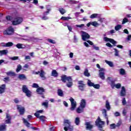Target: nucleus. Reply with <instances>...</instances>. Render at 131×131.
Segmentation results:
<instances>
[{"instance_id":"obj_1","label":"nucleus","mask_w":131,"mask_h":131,"mask_svg":"<svg viewBox=\"0 0 131 131\" xmlns=\"http://www.w3.org/2000/svg\"><path fill=\"white\" fill-rule=\"evenodd\" d=\"M61 80L63 82V83H66V82H68L66 84V86L68 88H72L73 85V82H72V78L71 76L67 77L66 75H63L61 77Z\"/></svg>"},{"instance_id":"obj_2","label":"nucleus","mask_w":131,"mask_h":131,"mask_svg":"<svg viewBox=\"0 0 131 131\" xmlns=\"http://www.w3.org/2000/svg\"><path fill=\"white\" fill-rule=\"evenodd\" d=\"M95 124L96 126H98L99 130L100 131H105L104 130H103L102 128H103V125L105 124V122L103 121H102L101 120V118L100 117H98L97 119H96L95 121Z\"/></svg>"},{"instance_id":"obj_3","label":"nucleus","mask_w":131,"mask_h":131,"mask_svg":"<svg viewBox=\"0 0 131 131\" xmlns=\"http://www.w3.org/2000/svg\"><path fill=\"white\" fill-rule=\"evenodd\" d=\"M23 17H16L14 18V20L12 21V25L16 26V25H19L23 22Z\"/></svg>"},{"instance_id":"obj_4","label":"nucleus","mask_w":131,"mask_h":131,"mask_svg":"<svg viewBox=\"0 0 131 131\" xmlns=\"http://www.w3.org/2000/svg\"><path fill=\"white\" fill-rule=\"evenodd\" d=\"M22 91L23 93L26 94L27 97H28V98H30V97H31V91L28 90V88H27V86H26V85H23Z\"/></svg>"},{"instance_id":"obj_5","label":"nucleus","mask_w":131,"mask_h":131,"mask_svg":"<svg viewBox=\"0 0 131 131\" xmlns=\"http://www.w3.org/2000/svg\"><path fill=\"white\" fill-rule=\"evenodd\" d=\"M14 31L15 30L13 28V27L10 26L4 32V34L6 35H12V34H14Z\"/></svg>"},{"instance_id":"obj_6","label":"nucleus","mask_w":131,"mask_h":131,"mask_svg":"<svg viewBox=\"0 0 131 131\" xmlns=\"http://www.w3.org/2000/svg\"><path fill=\"white\" fill-rule=\"evenodd\" d=\"M64 129L65 131H68V129L73 126H71V122L69 121V120H64Z\"/></svg>"},{"instance_id":"obj_7","label":"nucleus","mask_w":131,"mask_h":131,"mask_svg":"<svg viewBox=\"0 0 131 131\" xmlns=\"http://www.w3.org/2000/svg\"><path fill=\"white\" fill-rule=\"evenodd\" d=\"M81 33H82V39L84 41H86V39H90V38H91V36H90V34H89V33L83 31H81Z\"/></svg>"},{"instance_id":"obj_8","label":"nucleus","mask_w":131,"mask_h":131,"mask_svg":"<svg viewBox=\"0 0 131 131\" xmlns=\"http://www.w3.org/2000/svg\"><path fill=\"white\" fill-rule=\"evenodd\" d=\"M69 100L71 102V105L70 110L71 111H74V110H75V108H76V101H75L74 99L72 98V97H71Z\"/></svg>"},{"instance_id":"obj_9","label":"nucleus","mask_w":131,"mask_h":131,"mask_svg":"<svg viewBox=\"0 0 131 131\" xmlns=\"http://www.w3.org/2000/svg\"><path fill=\"white\" fill-rule=\"evenodd\" d=\"M17 109L20 115H24L25 114V107L22 106L21 105H16Z\"/></svg>"},{"instance_id":"obj_10","label":"nucleus","mask_w":131,"mask_h":131,"mask_svg":"<svg viewBox=\"0 0 131 131\" xmlns=\"http://www.w3.org/2000/svg\"><path fill=\"white\" fill-rule=\"evenodd\" d=\"M78 88L79 91L81 92L84 91V88H85V84L83 83V81L80 80L78 81Z\"/></svg>"},{"instance_id":"obj_11","label":"nucleus","mask_w":131,"mask_h":131,"mask_svg":"<svg viewBox=\"0 0 131 131\" xmlns=\"http://www.w3.org/2000/svg\"><path fill=\"white\" fill-rule=\"evenodd\" d=\"M38 95H43V93L46 92V90L42 87H39L36 90Z\"/></svg>"},{"instance_id":"obj_12","label":"nucleus","mask_w":131,"mask_h":131,"mask_svg":"<svg viewBox=\"0 0 131 131\" xmlns=\"http://www.w3.org/2000/svg\"><path fill=\"white\" fill-rule=\"evenodd\" d=\"M50 9H48L47 11H46L43 13V16L42 17V20H48V19H49V17L47 16V15H49V14H50Z\"/></svg>"},{"instance_id":"obj_13","label":"nucleus","mask_w":131,"mask_h":131,"mask_svg":"<svg viewBox=\"0 0 131 131\" xmlns=\"http://www.w3.org/2000/svg\"><path fill=\"white\" fill-rule=\"evenodd\" d=\"M85 105H86V102L85 99H82L80 103V107L81 109H84L85 108Z\"/></svg>"},{"instance_id":"obj_14","label":"nucleus","mask_w":131,"mask_h":131,"mask_svg":"<svg viewBox=\"0 0 131 131\" xmlns=\"http://www.w3.org/2000/svg\"><path fill=\"white\" fill-rule=\"evenodd\" d=\"M6 92V84H3L0 86V94H4Z\"/></svg>"},{"instance_id":"obj_15","label":"nucleus","mask_w":131,"mask_h":131,"mask_svg":"<svg viewBox=\"0 0 131 131\" xmlns=\"http://www.w3.org/2000/svg\"><path fill=\"white\" fill-rule=\"evenodd\" d=\"M45 74H46V73H45V71L43 70H41L40 71L39 76H40V77L42 78L43 80H45L46 79V78L45 76Z\"/></svg>"},{"instance_id":"obj_16","label":"nucleus","mask_w":131,"mask_h":131,"mask_svg":"<svg viewBox=\"0 0 131 131\" xmlns=\"http://www.w3.org/2000/svg\"><path fill=\"white\" fill-rule=\"evenodd\" d=\"M85 125H86V128L89 129V130H91V129L93 128V125L91 124L90 122H86L85 123Z\"/></svg>"},{"instance_id":"obj_17","label":"nucleus","mask_w":131,"mask_h":131,"mask_svg":"<svg viewBox=\"0 0 131 131\" xmlns=\"http://www.w3.org/2000/svg\"><path fill=\"white\" fill-rule=\"evenodd\" d=\"M58 75H59V74L57 72V70H53L51 72V76H53V77H58Z\"/></svg>"},{"instance_id":"obj_18","label":"nucleus","mask_w":131,"mask_h":131,"mask_svg":"<svg viewBox=\"0 0 131 131\" xmlns=\"http://www.w3.org/2000/svg\"><path fill=\"white\" fill-rule=\"evenodd\" d=\"M125 88L124 86L122 87V89L121 90L120 96L121 97H125Z\"/></svg>"},{"instance_id":"obj_19","label":"nucleus","mask_w":131,"mask_h":131,"mask_svg":"<svg viewBox=\"0 0 131 131\" xmlns=\"http://www.w3.org/2000/svg\"><path fill=\"white\" fill-rule=\"evenodd\" d=\"M14 43L12 42H8L7 43H6L3 47L5 48H10V47H13Z\"/></svg>"},{"instance_id":"obj_20","label":"nucleus","mask_w":131,"mask_h":131,"mask_svg":"<svg viewBox=\"0 0 131 131\" xmlns=\"http://www.w3.org/2000/svg\"><path fill=\"white\" fill-rule=\"evenodd\" d=\"M7 130V125L1 124L0 125V131H6Z\"/></svg>"},{"instance_id":"obj_21","label":"nucleus","mask_w":131,"mask_h":131,"mask_svg":"<svg viewBox=\"0 0 131 131\" xmlns=\"http://www.w3.org/2000/svg\"><path fill=\"white\" fill-rule=\"evenodd\" d=\"M83 74L86 77H90V76H91V74L89 72L88 69H85Z\"/></svg>"},{"instance_id":"obj_22","label":"nucleus","mask_w":131,"mask_h":131,"mask_svg":"<svg viewBox=\"0 0 131 131\" xmlns=\"http://www.w3.org/2000/svg\"><path fill=\"white\" fill-rule=\"evenodd\" d=\"M99 75L101 79H102V80L105 79V73H104V72H99Z\"/></svg>"},{"instance_id":"obj_23","label":"nucleus","mask_w":131,"mask_h":131,"mask_svg":"<svg viewBox=\"0 0 131 131\" xmlns=\"http://www.w3.org/2000/svg\"><path fill=\"white\" fill-rule=\"evenodd\" d=\"M39 113H43V110H40L36 111V112L34 114V115L36 118H38V116H39Z\"/></svg>"},{"instance_id":"obj_24","label":"nucleus","mask_w":131,"mask_h":131,"mask_svg":"<svg viewBox=\"0 0 131 131\" xmlns=\"http://www.w3.org/2000/svg\"><path fill=\"white\" fill-rule=\"evenodd\" d=\"M37 118H39L42 122H45V121H46V119H47V117L45 116H38V117Z\"/></svg>"},{"instance_id":"obj_25","label":"nucleus","mask_w":131,"mask_h":131,"mask_svg":"<svg viewBox=\"0 0 131 131\" xmlns=\"http://www.w3.org/2000/svg\"><path fill=\"white\" fill-rule=\"evenodd\" d=\"M58 96L59 97H63L64 96V93H63V91L61 89H58L57 90Z\"/></svg>"},{"instance_id":"obj_26","label":"nucleus","mask_w":131,"mask_h":131,"mask_svg":"<svg viewBox=\"0 0 131 131\" xmlns=\"http://www.w3.org/2000/svg\"><path fill=\"white\" fill-rule=\"evenodd\" d=\"M18 78L20 80H22L26 79L27 78H26V76H25V75L21 74L18 75Z\"/></svg>"},{"instance_id":"obj_27","label":"nucleus","mask_w":131,"mask_h":131,"mask_svg":"<svg viewBox=\"0 0 131 131\" xmlns=\"http://www.w3.org/2000/svg\"><path fill=\"white\" fill-rule=\"evenodd\" d=\"M8 54L7 50H0V56H3V55H7Z\"/></svg>"},{"instance_id":"obj_28","label":"nucleus","mask_w":131,"mask_h":131,"mask_svg":"<svg viewBox=\"0 0 131 131\" xmlns=\"http://www.w3.org/2000/svg\"><path fill=\"white\" fill-rule=\"evenodd\" d=\"M75 123L76 125H79L80 123V119L79 117H76L75 120Z\"/></svg>"},{"instance_id":"obj_29","label":"nucleus","mask_w":131,"mask_h":131,"mask_svg":"<svg viewBox=\"0 0 131 131\" xmlns=\"http://www.w3.org/2000/svg\"><path fill=\"white\" fill-rule=\"evenodd\" d=\"M105 107L107 110H110L111 109V106H110V104L109 103V101L106 100L105 102Z\"/></svg>"},{"instance_id":"obj_30","label":"nucleus","mask_w":131,"mask_h":131,"mask_svg":"<svg viewBox=\"0 0 131 131\" xmlns=\"http://www.w3.org/2000/svg\"><path fill=\"white\" fill-rule=\"evenodd\" d=\"M6 74L8 76H16V73L12 72H8L6 73Z\"/></svg>"},{"instance_id":"obj_31","label":"nucleus","mask_w":131,"mask_h":131,"mask_svg":"<svg viewBox=\"0 0 131 131\" xmlns=\"http://www.w3.org/2000/svg\"><path fill=\"white\" fill-rule=\"evenodd\" d=\"M60 19L61 20H63V21H67L70 19H72V18L69 16H67V17L62 16Z\"/></svg>"},{"instance_id":"obj_32","label":"nucleus","mask_w":131,"mask_h":131,"mask_svg":"<svg viewBox=\"0 0 131 131\" xmlns=\"http://www.w3.org/2000/svg\"><path fill=\"white\" fill-rule=\"evenodd\" d=\"M24 120V122L25 123V125L27 127H30V123L28 122L27 120H26V119H23Z\"/></svg>"},{"instance_id":"obj_33","label":"nucleus","mask_w":131,"mask_h":131,"mask_svg":"<svg viewBox=\"0 0 131 131\" xmlns=\"http://www.w3.org/2000/svg\"><path fill=\"white\" fill-rule=\"evenodd\" d=\"M58 11H59L60 14H61V15H64L65 14V13H66V10H65V9H64V8H59Z\"/></svg>"},{"instance_id":"obj_34","label":"nucleus","mask_w":131,"mask_h":131,"mask_svg":"<svg viewBox=\"0 0 131 131\" xmlns=\"http://www.w3.org/2000/svg\"><path fill=\"white\" fill-rule=\"evenodd\" d=\"M122 26L121 25H118L115 27V29L116 31H118L120 29H121Z\"/></svg>"},{"instance_id":"obj_35","label":"nucleus","mask_w":131,"mask_h":131,"mask_svg":"<svg viewBox=\"0 0 131 131\" xmlns=\"http://www.w3.org/2000/svg\"><path fill=\"white\" fill-rule=\"evenodd\" d=\"M22 69V66H21V64H18L17 65L16 70V72H19V71H20Z\"/></svg>"},{"instance_id":"obj_36","label":"nucleus","mask_w":131,"mask_h":131,"mask_svg":"<svg viewBox=\"0 0 131 131\" xmlns=\"http://www.w3.org/2000/svg\"><path fill=\"white\" fill-rule=\"evenodd\" d=\"M105 63H106V64H107V65H108L110 67H113L114 66L113 62L110 61L105 60Z\"/></svg>"},{"instance_id":"obj_37","label":"nucleus","mask_w":131,"mask_h":131,"mask_svg":"<svg viewBox=\"0 0 131 131\" xmlns=\"http://www.w3.org/2000/svg\"><path fill=\"white\" fill-rule=\"evenodd\" d=\"M114 50L115 51V56L118 57L119 56V51L116 48H114Z\"/></svg>"},{"instance_id":"obj_38","label":"nucleus","mask_w":131,"mask_h":131,"mask_svg":"<svg viewBox=\"0 0 131 131\" xmlns=\"http://www.w3.org/2000/svg\"><path fill=\"white\" fill-rule=\"evenodd\" d=\"M77 113H82L83 112V109L80 108V107H79L77 108Z\"/></svg>"},{"instance_id":"obj_39","label":"nucleus","mask_w":131,"mask_h":131,"mask_svg":"<svg viewBox=\"0 0 131 131\" xmlns=\"http://www.w3.org/2000/svg\"><path fill=\"white\" fill-rule=\"evenodd\" d=\"M110 128L111 129H115V128H116V124L113 123L111 124L110 125Z\"/></svg>"},{"instance_id":"obj_40","label":"nucleus","mask_w":131,"mask_h":131,"mask_svg":"<svg viewBox=\"0 0 131 131\" xmlns=\"http://www.w3.org/2000/svg\"><path fill=\"white\" fill-rule=\"evenodd\" d=\"M110 42L112 43V45H114V46H115L116 43H117V42L116 41H115L114 39L111 38L110 40Z\"/></svg>"},{"instance_id":"obj_41","label":"nucleus","mask_w":131,"mask_h":131,"mask_svg":"<svg viewBox=\"0 0 131 131\" xmlns=\"http://www.w3.org/2000/svg\"><path fill=\"white\" fill-rule=\"evenodd\" d=\"M111 86H112V89H114L115 88V81L112 80L111 81Z\"/></svg>"},{"instance_id":"obj_42","label":"nucleus","mask_w":131,"mask_h":131,"mask_svg":"<svg viewBox=\"0 0 131 131\" xmlns=\"http://www.w3.org/2000/svg\"><path fill=\"white\" fill-rule=\"evenodd\" d=\"M42 105L44 106L46 108H49V102H44L42 103Z\"/></svg>"},{"instance_id":"obj_43","label":"nucleus","mask_w":131,"mask_h":131,"mask_svg":"<svg viewBox=\"0 0 131 131\" xmlns=\"http://www.w3.org/2000/svg\"><path fill=\"white\" fill-rule=\"evenodd\" d=\"M6 19L7 21H12V19H13V17L8 15V16H6Z\"/></svg>"},{"instance_id":"obj_44","label":"nucleus","mask_w":131,"mask_h":131,"mask_svg":"<svg viewBox=\"0 0 131 131\" xmlns=\"http://www.w3.org/2000/svg\"><path fill=\"white\" fill-rule=\"evenodd\" d=\"M120 74L121 75H124V74H125V70L123 69H121L120 70Z\"/></svg>"},{"instance_id":"obj_45","label":"nucleus","mask_w":131,"mask_h":131,"mask_svg":"<svg viewBox=\"0 0 131 131\" xmlns=\"http://www.w3.org/2000/svg\"><path fill=\"white\" fill-rule=\"evenodd\" d=\"M94 84H95V83L92 82L91 80H88V85H89V86H94Z\"/></svg>"},{"instance_id":"obj_46","label":"nucleus","mask_w":131,"mask_h":131,"mask_svg":"<svg viewBox=\"0 0 131 131\" xmlns=\"http://www.w3.org/2000/svg\"><path fill=\"white\" fill-rule=\"evenodd\" d=\"M32 88H34L35 89H38V88H39V86L37 83H34L32 85Z\"/></svg>"},{"instance_id":"obj_47","label":"nucleus","mask_w":131,"mask_h":131,"mask_svg":"<svg viewBox=\"0 0 131 131\" xmlns=\"http://www.w3.org/2000/svg\"><path fill=\"white\" fill-rule=\"evenodd\" d=\"M97 16H98V14L94 13L90 16V18L91 19H94V18H96Z\"/></svg>"},{"instance_id":"obj_48","label":"nucleus","mask_w":131,"mask_h":131,"mask_svg":"<svg viewBox=\"0 0 131 131\" xmlns=\"http://www.w3.org/2000/svg\"><path fill=\"white\" fill-rule=\"evenodd\" d=\"M93 87L94 89H96L97 90H99L100 89V84H94Z\"/></svg>"},{"instance_id":"obj_49","label":"nucleus","mask_w":131,"mask_h":131,"mask_svg":"<svg viewBox=\"0 0 131 131\" xmlns=\"http://www.w3.org/2000/svg\"><path fill=\"white\" fill-rule=\"evenodd\" d=\"M48 41H49V42H50V43H53L54 45L56 43V41L52 39H48Z\"/></svg>"},{"instance_id":"obj_50","label":"nucleus","mask_w":131,"mask_h":131,"mask_svg":"<svg viewBox=\"0 0 131 131\" xmlns=\"http://www.w3.org/2000/svg\"><path fill=\"white\" fill-rule=\"evenodd\" d=\"M127 22H128V19L126 18V17H125L122 21V24H125V23H127Z\"/></svg>"},{"instance_id":"obj_51","label":"nucleus","mask_w":131,"mask_h":131,"mask_svg":"<svg viewBox=\"0 0 131 131\" xmlns=\"http://www.w3.org/2000/svg\"><path fill=\"white\" fill-rule=\"evenodd\" d=\"M91 25H93V26H94L95 27H97L98 23H97V21H93L91 23Z\"/></svg>"},{"instance_id":"obj_52","label":"nucleus","mask_w":131,"mask_h":131,"mask_svg":"<svg viewBox=\"0 0 131 131\" xmlns=\"http://www.w3.org/2000/svg\"><path fill=\"white\" fill-rule=\"evenodd\" d=\"M116 89H120L121 88V84L120 83H117L115 85Z\"/></svg>"},{"instance_id":"obj_53","label":"nucleus","mask_w":131,"mask_h":131,"mask_svg":"<svg viewBox=\"0 0 131 131\" xmlns=\"http://www.w3.org/2000/svg\"><path fill=\"white\" fill-rule=\"evenodd\" d=\"M22 44L21 43H17L16 45V48H17V49H22Z\"/></svg>"},{"instance_id":"obj_54","label":"nucleus","mask_w":131,"mask_h":131,"mask_svg":"<svg viewBox=\"0 0 131 131\" xmlns=\"http://www.w3.org/2000/svg\"><path fill=\"white\" fill-rule=\"evenodd\" d=\"M18 59H19V57L18 56H14L13 57H11V60H13V61L18 60Z\"/></svg>"},{"instance_id":"obj_55","label":"nucleus","mask_w":131,"mask_h":131,"mask_svg":"<svg viewBox=\"0 0 131 131\" xmlns=\"http://www.w3.org/2000/svg\"><path fill=\"white\" fill-rule=\"evenodd\" d=\"M31 59V58H30V56L29 55L26 56L25 58V60H29V61H30Z\"/></svg>"},{"instance_id":"obj_56","label":"nucleus","mask_w":131,"mask_h":131,"mask_svg":"<svg viewBox=\"0 0 131 131\" xmlns=\"http://www.w3.org/2000/svg\"><path fill=\"white\" fill-rule=\"evenodd\" d=\"M114 115H115V116L117 117L120 116V113H119V112H116L115 113Z\"/></svg>"},{"instance_id":"obj_57","label":"nucleus","mask_w":131,"mask_h":131,"mask_svg":"<svg viewBox=\"0 0 131 131\" xmlns=\"http://www.w3.org/2000/svg\"><path fill=\"white\" fill-rule=\"evenodd\" d=\"M4 81H10V78L9 77H6L4 78Z\"/></svg>"},{"instance_id":"obj_58","label":"nucleus","mask_w":131,"mask_h":131,"mask_svg":"<svg viewBox=\"0 0 131 131\" xmlns=\"http://www.w3.org/2000/svg\"><path fill=\"white\" fill-rule=\"evenodd\" d=\"M5 122L6 123H7L8 124L12 123V122L11 121V119H8L7 120H6Z\"/></svg>"},{"instance_id":"obj_59","label":"nucleus","mask_w":131,"mask_h":131,"mask_svg":"<svg viewBox=\"0 0 131 131\" xmlns=\"http://www.w3.org/2000/svg\"><path fill=\"white\" fill-rule=\"evenodd\" d=\"M105 46H106V47H108V48H112V47H113V46H112V45H111V43H106L105 44Z\"/></svg>"},{"instance_id":"obj_60","label":"nucleus","mask_w":131,"mask_h":131,"mask_svg":"<svg viewBox=\"0 0 131 131\" xmlns=\"http://www.w3.org/2000/svg\"><path fill=\"white\" fill-rule=\"evenodd\" d=\"M121 125V122H118L117 124H116V127H119Z\"/></svg>"},{"instance_id":"obj_61","label":"nucleus","mask_w":131,"mask_h":131,"mask_svg":"<svg viewBox=\"0 0 131 131\" xmlns=\"http://www.w3.org/2000/svg\"><path fill=\"white\" fill-rule=\"evenodd\" d=\"M76 26L77 27H79V28H81V27H83V26H84V24L77 25Z\"/></svg>"},{"instance_id":"obj_62","label":"nucleus","mask_w":131,"mask_h":131,"mask_svg":"<svg viewBox=\"0 0 131 131\" xmlns=\"http://www.w3.org/2000/svg\"><path fill=\"white\" fill-rule=\"evenodd\" d=\"M122 104L123 105H125L126 104V100H125V98H123Z\"/></svg>"},{"instance_id":"obj_63","label":"nucleus","mask_w":131,"mask_h":131,"mask_svg":"<svg viewBox=\"0 0 131 131\" xmlns=\"http://www.w3.org/2000/svg\"><path fill=\"white\" fill-rule=\"evenodd\" d=\"M111 38H108V37H105L104 38V40H105V41H110V39H111Z\"/></svg>"},{"instance_id":"obj_64","label":"nucleus","mask_w":131,"mask_h":131,"mask_svg":"<svg viewBox=\"0 0 131 131\" xmlns=\"http://www.w3.org/2000/svg\"><path fill=\"white\" fill-rule=\"evenodd\" d=\"M63 104L66 107H68V103L66 101H63Z\"/></svg>"}]
</instances>
